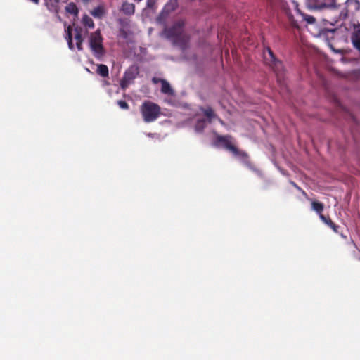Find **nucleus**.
<instances>
[{
	"label": "nucleus",
	"mask_w": 360,
	"mask_h": 360,
	"mask_svg": "<svg viewBox=\"0 0 360 360\" xmlns=\"http://www.w3.org/2000/svg\"><path fill=\"white\" fill-rule=\"evenodd\" d=\"M140 110L145 122L156 120L161 114L160 107L151 101H146L141 105Z\"/></svg>",
	"instance_id": "nucleus-1"
},
{
	"label": "nucleus",
	"mask_w": 360,
	"mask_h": 360,
	"mask_svg": "<svg viewBox=\"0 0 360 360\" xmlns=\"http://www.w3.org/2000/svg\"><path fill=\"white\" fill-rule=\"evenodd\" d=\"M103 37L100 30L92 32L89 38V47L97 59H101L105 53V50L103 45Z\"/></svg>",
	"instance_id": "nucleus-2"
},
{
	"label": "nucleus",
	"mask_w": 360,
	"mask_h": 360,
	"mask_svg": "<svg viewBox=\"0 0 360 360\" xmlns=\"http://www.w3.org/2000/svg\"><path fill=\"white\" fill-rule=\"evenodd\" d=\"M231 136L217 135L216 136L215 143L216 145H222L225 149L231 151L235 156L240 157L244 160H248L249 158L248 153L244 151L239 150L231 143Z\"/></svg>",
	"instance_id": "nucleus-3"
},
{
	"label": "nucleus",
	"mask_w": 360,
	"mask_h": 360,
	"mask_svg": "<svg viewBox=\"0 0 360 360\" xmlns=\"http://www.w3.org/2000/svg\"><path fill=\"white\" fill-rule=\"evenodd\" d=\"M139 68L136 66L129 67L124 73L123 77L120 81V87L122 89H126L129 84L139 75Z\"/></svg>",
	"instance_id": "nucleus-4"
},
{
	"label": "nucleus",
	"mask_w": 360,
	"mask_h": 360,
	"mask_svg": "<svg viewBox=\"0 0 360 360\" xmlns=\"http://www.w3.org/2000/svg\"><path fill=\"white\" fill-rule=\"evenodd\" d=\"M184 22L179 20L174 23V25L165 30V33L167 39L172 40L176 37L179 36L184 32Z\"/></svg>",
	"instance_id": "nucleus-5"
},
{
	"label": "nucleus",
	"mask_w": 360,
	"mask_h": 360,
	"mask_svg": "<svg viewBox=\"0 0 360 360\" xmlns=\"http://www.w3.org/2000/svg\"><path fill=\"white\" fill-rule=\"evenodd\" d=\"M189 40L190 37L187 34L183 32L172 41L174 45L179 46L182 50H185L188 47Z\"/></svg>",
	"instance_id": "nucleus-6"
},
{
	"label": "nucleus",
	"mask_w": 360,
	"mask_h": 360,
	"mask_svg": "<svg viewBox=\"0 0 360 360\" xmlns=\"http://www.w3.org/2000/svg\"><path fill=\"white\" fill-rule=\"evenodd\" d=\"M122 12L127 15H131L134 13L135 6L132 3L124 1L121 6Z\"/></svg>",
	"instance_id": "nucleus-7"
},
{
	"label": "nucleus",
	"mask_w": 360,
	"mask_h": 360,
	"mask_svg": "<svg viewBox=\"0 0 360 360\" xmlns=\"http://www.w3.org/2000/svg\"><path fill=\"white\" fill-rule=\"evenodd\" d=\"M320 219L328 226H329L330 229H332L335 233H339L340 226L338 225L335 224L329 217H326L323 214H321Z\"/></svg>",
	"instance_id": "nucleus-8"
},
{
	"label": "nucleus",
	"mask_w": 360,
	"mask_h": 360,
	"mask_svg": "<svg viewBox=\"0 0 360 360\" xmlns=\"http://www.w3.org/2000/svg\"><path fill=\"white\" fill-rule=\"evenodd\" d=\"M75 39L76 40V46L78 50L81 51L82 50V43H83V39H82V28L77 27L75 28Z\"/></svg>",
	"instance_id": "nucleus-9"
},
{
	"label": "nucleus",
	"mask_w": 360,
	"mask_h": 360,
	"mask_svg": "<svg viewBox=\"0 0 360 360\" xmlns=\"http://www.w3.org/2000/svg\"><path fill=\"white\" fill-rule=\"evenodd\" d=\"M200 110L202 112L204 115L207 118L208 122L210 123L213 119L216 118L217 116L214 113L213 109L208 106L207 108H200Z\"/></svg>",
	"instance_id": "nucleus-10"
},
{
	"label": "nucleus",
	"mask_w": 360,
	"mask_h": 360,
	"mask_svg": "<svg viewBox=\"0 0 360 360\" xmlns=\"http://www.w3.org/2000/svg\"><path fill=\"white\" fill-rule=\"evenodd\" d=\"M91 14L96 18L101 19L105 14L103 4L99 5L91 11Z\"/></svg>",
	"instance_id": "nucleus-11"
},
{
	"label": "nucleus",
	"mask_w": 360,
	"mask_h": 360,
	"mask_svg": "<svg viewBox=\"0 0 360 360\" xmlns=\"http://www.w3.org/2000/svg\"><path fill=\"white\" fill-rule=\"evenodd\" d=\"M276 75H281L283 72V65L281 61L278 59L269 64Z\"/></svg>",
	"instance_id": "nucleus-12"
},
{
	"label": "nucleus",
	"mask_w": 360,
	"mask_h": 360,
	"mask_svg": "<svg viewBox=\"0 0 360 360\" xmlns=\"http://www.w3.org/2000/svg\"><path fill=\"white\" fill-rule=\"evenodd\" d=\"M96 72L98 75L103 78L109 77V70L106 65L98 64Z\"/></svg>",
	"instance_id": "nucleus-13"
},
{
	"label": "nucleus",
	"mask_w": 360,
	"mask_h": 360,
	"mask_svg": "<svg viewBox=\"0 0 360 360\" xmlns=\"http://www.w3.org/2000/svg\"><path fill=\"white\" fill-rule=\"evenodd\" d=\"M161 84H162V87H161L162 93H163L165 94L170 95V96L174 95V90L172 89V88L171 87L170 84H169V82L167 81H166V80L162 81V83Z\"/></svg>",
	"instance_id": "nucleus-14"
},
{
	"label": "nucleus",
	"mask_w": 360,
	"mask_h": 360,
	"mask_svg": "<svg viewBox=\"0 0 360 360\" xmlns=\"http://www.w3.org/2000/svg\"><path fill=\"white\" fill-rule=\"evenodd\" d=\"M311 207L319 214L320 217L321 214H322V212L323 211L324 205L322 202L314 200L311 202Z\"/></svg>",
	"instance_id": "nucleus-15"
},
{
	"label": "nucleus",
	"mask_w": 360,
	"mask_h": 360,
	"mask_svg": "<svg viewBox=\"0 0 360 360\" xmlns=\"http://www.w3.org/2000/svg\"><path fill=\"white\" fill-rule=\"evenodd\" d=\"M65 31H66V35H67L66 39L68 41V47L70 48V49L73 50L74 45L72 43V29L71 26H68Z\"/></svg>",
	"instance_id": "nucleus-16"
},
{
	"label": "nucleus",
	"mask_w": 360,
	"mask_h": 360,
	"mask_svg": "<svg viewBox=\"0 0 360 360\" xmlns=\"http://www.w3.org/2000/svg\"><path fill=\"white\" fill-rule=\"evenodd\" d=\"M82 23L86 27L90 28V29L94 28L95 26L93 20L89 15H87L86 14L84 15V16L82 18Z\"/></svg>",
	"instance_id": "nucleus-17"
},
{
	"label": "nucleus",
	"mask_w": 360,
	"mask_h": 360,
	"mask_svg": "<svg viewBox=\"0 0 360 360\" xmlns=\"http://www.w3.org/2000/svg\"><path fill=\"white\" fill-rule=\"evenodd\" d=\"M207 123L206 120L205 119H199L197 120L195 125V129L198 132H202L204 129L206 127Z\"/></svg>",
	"instance_id": "nucleus-18"
},
{
	"label": "nucleus",
	"mask_w": 360,
	"mask_h": 360,
	"mask_svg": "<svg viewBox=\"0 0 360 360\" xmlns=\"http://www.w3.org/2000/svg\"><path fill=\"white\" fill-rule=\"evenodd\" d=\"M65 10L68 13L75 15H77V14L79 13L77 6H76V4L75 3H72V2L69 3L66 6Z\"/></svg>",
	"instance_id": "nucleus-19"
},
{
	"label": "nucleus",
	"mask_w": 360,
	"mask_h": 360,
	"mask_svg": "<svg viewBox=\"0 0 360 360\" xmlns=\"http://www.w3.org/2000/svg\"><path fill=\"white\" fill-rule=\"evenodd\" d=\"M266 51H267V53H268L269 58L267 57L266 53H264V58H265V60H266L269 63H271L277 59L276 58L275 55L274 54V52L272 51V50L270 48H267Z\"/></svg>",
	"instance_id": "nucleus-20"
},
{
	"label": "nucleus",
	"mask_w": 360,
	"mask_h": 360,
	"mask_svg": "<svg viewBox=\"0 0 360 360\" xmlns=\"http://www.w3.org/2000/svg\"><path fill=\"white\" fill-rule=\"evenodd\" d=\"M297 11L303 16L304 20H306L308 23L312 24L315 22L316 19L313 16L301 13L300 10H297Z\"/></svg>",
	"instance_id": "nucleus-21"
},
{
	"label": "nucleus",
	"mask_w": 360,
	"mask_h": 360,
	"mask_svg": "<svg viewBox=\"0 0 360 360\" xmlns=\"http://www.w3.org/2000/svg\"><path fill=\"white\" fill-rule=\"evenodd\" d=\"M176 4V0L170 1V2L167 4V5L165 6V8L169 11H174L175 9Z\"/></svg>",
	"instance_id": "nucleus-22"
},
{
	"label": "nucleus",
	"mask_w": 360,
	"mask_h": 360,
	"mask_svg": "<svg viewBox=\"0 0 360 360\" xmlns=\"http://www.w3.org/2000/svg\"><path fill=\"white\" fill-rule=\"evenodd\" d=\"M117 105L120 106V108L124 110H128L129 108L128 103L123 100H119L117 101Z\"/></svg>",
	"instance_id": "nucleus-23"
},
{
	"label": "nucleus",
	"mask_w": 360,
	"mask_h": 360,
	"mask_svg": "<svg viewBox=\"0 0 360 360\" xmlns=\"http://www.w3.org/2000/svg\"><path fill=\"white\" fill-rule=\"evenodd\" d=\"M156 0H147L146 6L148 8L153 9L155 7Z\"/></svg>",
	"instance_id": "nucleus-24"
},
{
	"label": "nucleus",
	"mask_w": 360,
	"mask_h": 360,
	"mask_svg": "<svg viewBox=\"0 0 360 360\" xmlns=\"http://www.w3.org/2000/svg\"><path fill=\"white\" fill-rule=\"evenodd\" d=\"M165 79H161V78H158V77H154L153 79H152V82L154 83V84H158V83H162V81H165Z\"/></svg>",
	"instance_id": "nucleus-25"
},
{
	"label": "nucleus",
	"mask_w": 360,
	"mask_h": 360,
	"mask_svg": "<svg viewBox=\"0 0 360 360\" xmlns=\"http://www.w3.org/2000/svg\"><path fill=\"white\" fill-rule=\"evenodd\" d=\"M292 184L299 191H302L304 195H307V193L300 187L298 186L295 183L292 182Z\"/></svg>",
	"instance_id": "nucleus-26"
},
{
	"label": "nucleus",
	"mask_w": 360,
	"mask_h": 360,
	"mask_svg": "<svg viewBox=\"0 0 360 360\" xmlns=\"http://www.w3.org/2000/svg\"><path fill=\"white\" fill-rule=\"evenodd\" d=\"M103 86H109L110 84L109 82L106 81V80H103Z\"/></svg>",
	"instance_id": "nucleus-27"
},
{
	"label": "nucleus",
	"mask_w": 360,
	"mask_h": 360,
	"mask_svg": "<svg viewBox=\"0 0 360 360\" xmlns=\"http://www.w3.org/2000/svg\"><path fill=\"white\" fill-rule=\"evenodd\" d=\"M219 122H220L221 124H223V123H224V122H223V121H222L221 119H219Z\"/></svg>",
	"instance_id": "nucleus-28"
}]
</instances>
